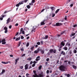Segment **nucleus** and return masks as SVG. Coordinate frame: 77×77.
<instances>
[{"mask_svg":"<svg viewBox=\"0 0 77 77\" xmlns=\"http://www.w3.org/2000/svg\"><path fill=\"white\" fill-rule=\"evenodd\" d=\"M30 44L29 43V42H27L26 43V47H28L29 46V45Z\"/></svg>","mask_w":77,"mask_h":77,"instance_id":"nucleus-24","label":"nucleus"},{"mask_svg":"<svg viewBox=\"0 0 77 77\" xmlns=\"http://www.w3.org/2000/svg\"><path fill=\"white\" fill-rule=\"evenodd\" d=\"M63 49L65 50H68V48H67V47H65L63 48Z\"/></svg>","mask_w":77,"mask_h":77,"instance_id":"nucleus-27","label":"nucleus"},{"mask_svg":"<svg viewBox=\"0 0 77 77\" xmlns=\"http://www.w3.org/2000/svg\"><path fill=\"white\" fill-rule=\"evenodd\" d=\"M52 17H54L55 16V14H52Z\"/></svg>","mask_w":77,"mask_h":77,"instance_id":"nucleus-40","label":"nucleus"},{"mask_svg":"<svg viewBox=\"0 0 77 77\" xmlns=\"http://www.w3.org/2000/svg\"><path fill=\"white\" fill-rule=\"evenodd\" d=\"M62 23H56V26H62Z\"/></svg>","mask_w":77,"mask_h":77,"instance_id":"nucleus-3","label":"nucleus"},{"mask_svg":"<svg viewBox=\"0 0 77 77\" xmlns=\"http://www.w3.org/2000/svg\"><path fill=\"white\" fill-rule=\"evenodd\" d=\"M3 17H0V20H3Z\"/></svg>","mask_w":77,"mask_h":77,"instance_id":"nucleus-56","label":"nucleus"},{"mask_svg":"<svg viewBox=\"0 0 77 77\" xmlns=\"http://www.w3.org/2000/svg\"><path fill=\"white\" fill-rule=\"evenodd\" d=\"M7 32H8V30H5V33H6Z\"/></svg>","mask_w":77,"mask_h":77,"instance_id":"nucleus-58","label":"nucleus"},{"mask_svg":"<svg viewBox=\"0 0 77 77\" xmlns=\"http://www.w3.org/2000/svg\"><path fill=\"white\" fill-rule=\"evenodd\" d=\"M4 29L5 30H8V28L6 27H4Z\"/></svg>","mask_w":77,"mask_h":77,"instance_id":"nucleus-30","label":"nucleus"},{"mask_svg":"<svg viewBox=\"0 0 77 77\" xmlns=\"http://www.w3.org/2000/svg\"><path fill=\"white\" fill-rule=\"evenodd\" d=\"M69 53L70 54H72V51H71V50L70 51Z\"/></svg>","mask_w":77,"mask_h":77,"instance_id":"nucleus-54","label":"nucleus"},{"mask_svg":"<svg viewBox=\"0 0 77 77\" xmlns=\"http://www.w3.org/2000/svg\"><path fill=\"white\" fill-rule=\"evenodd\" d=\"M77 24H75L74 25H73V27H77Z\"/></svg>","mask_w":77,"mask_h":77,"instance_id":"nucleus-35","label":"nucleus"},{"mask_svg":"<svg viewBox=\"0 0 77 77\" xmlns=\"http://www.w3.org/2000/svg\"><path fill=\"white\" fill-rule=\"evenodd\" d=\"M11 20L10 18H8V19H7V20L6 24H9V21Z\"/></svg>","mask_w":77,"mask_h":77,"instance_id":"nucleus-10","label":"nucleus"},{"mask_svg":"<svg viewBox=\"0 0 77 77\" xmlns=\"http://www.w3.org/2000/svg\"><path fill=\"white\" fill-rule=\"evenodd\" d=\"M46 73L47 74H48V73H49V70H47L46 71Z\"/></svg>","mask_w":77,"mask_h":77,"instance_id":"nucleus-45","label":"nucleus"},{"mask_svg":"<svg viewBox=\"0 0 77 77\" xmlns=\"http://www.w3.org/2000/svg\"><path fill=\"white\" fill-rule=\"evenodd\" d=\"M26 56L25 54H23L22 55H21L22 57H23V56Z\"/></svg>","mask_w":77,"mask_h":77,"instance_id":"nucleus-48","label":"nucleus"},{"mask_svg":"<svg viewBox=\"0 0 77 77\" xmlns=\"http://www.w3.org/2000/svg\"><path fill=\"white\" fill-rule=\"evenodd\" d=\"M42 68V66L41 65L39 67H38V69L39 70H41V69Z\"/></svg>","mask_w":77,"mask_h":77,"instance_id":"nucleus-26","label":"nucleus"},{"mask_svg":"<svg viewBox=\"0 0 77 77\" xmlns=\"http://www.w3.org/2000/svg\"><path fill=\"white\" fill-rule=\"evenodd\" d=\"M48 20H49V19L48 18V17H46L45 18V19L44 20H43V21H45H45H47Z\"/></svg>","mask_w":77,"mask_h":77,"instance_id":"nucleus-11","label":"nucleus"},{"mask_svg":"<svg viewBox=\"0 0 77 77\" xmlns=\"http://www.w3.org/2000/svg\"><path fill=\"white\" fill-rule=\"evenodd\" d=\"M60 9H57L55 11V13L56 14L60 11Z\"/></svg>","mask_w":77,"mask_h":77,"instance_id":"nucleus-16","label":"nucleus"},{"mask_svg":"<svg viewBox=\"0 0 77 77\" xmlns=\"http://www.w3.org/2000/svg\"><path fill=\"white\" fill-rule=\"evenodd\" d=\"M40 60V59H38V58H36V59H35V60L36 61H38V60Z\"/></svg>","mask_w":77,"mask_h":77,"instance_id":"nucleus-43","label":"nucleus"},{"mask_svg":"<svg viewBox=\"0 0 77 77\" xmlns=\"http://www.w3.org/2000/svg\"><path fill=\"white\" fill-rule=\"evenodd\" d=\"M5 41H6V39H5V38H4V39H3L1 41L2 42H5Z\"/></svg>","mask_w":77,"mask_h":77,"instance_id":"nucleus-25","label":"nucleus"},{"mask_svg":"<svg viewBox=\"0 0 77 77\" xmlns=\"http://www.w3.org/2000/svg\"><path fill=\"white\" fill-rule=\"evenodd\" d=\"M38 77V75L36 74L35 75H34V77Z\"/></svg>","mask_w":77,"mask_h":77,"instance_id":"nucleus-39","label":"nucleus"},{"mask_svg":"<svg viewBox=\"0 0 77 77\" xmlns=\"http://www.w3.org/2000/svg\"><path fill=\"white\" fill-rule=\"evenodd\" d=\"M34 53L35 54H37V53H38V51L37 50H35L34 51Z\"/></svg>","mask_w":77,"mask_h":77,"instance_id":"nucleus-31","label":"nucleus"},{"mask_svg":"<svg viewBox=\"0 0 77 77\" xmlns=\"http://www.w3.org/2000/svg\"><path fill=\"white\" fill-rule=\"evenodd\" d=\"M37 28H38V26H34L33 27V29H34L35 30H36Z\"/></svg>","mask_w":77,"mask_h":77,"instance_id":"nucleus-21","label":"nucleus"},{"mask_svg":"<svg viewBox=\"0 0 77 77\" xmlns=\"http://www.w3.org/2000/svg\"><path fill=\"white\" fill-rule=\"evenodd\" d=\"M2 42V44L3 45L6 44V42Z\"/></svg>","mask_w":77,"mask_h":77,"instance_id":"nucleus-33","label":"nucleus"},{"mask_svg":"<svg viewBox=\"0 0 77 77\" xmlns=\"http://www.w3.org/2000/svg\"><path fill=\"white\" fill-rule=\"evenodd\" d=\"M40 42L41 44H43V42H44L43 41H42Z\"/></svg>","mask_w":77,"mask_h":77,"instance_id":"nucleus-51","label":"nucleus"},{"mask_svg":"<svg viewBox=\"0 0 77 77\" xmlns=\"http://www.w3.org/2000/svg\"><path fill=\"white\" fill-rule=\"evenodd\" d=\"M37 45H39L41 44V43L39 42H38L37 43Z\"/></svg>","mask_w":77,"mask_h":77,"instance_id":"nucleus-37","label":"nucleus"},{"mask_svg":"<svg viewBox=\"0 0 77 77\" xmlns=\"http://www.w3.org/2000/svg\"><path fill=\"white\" fill-rule=\"evenodd\" d=\"M67 76L68 77H70V75H69V74H67Z\"/></svg>","mask_w":77,"mask_h":77,"instance_id":"nucleus-41","label":"nucleus"},{"mask_svg":"<svg viewBox=\"0 0 77 77\" xmlns=\"http://www.w3.org/2000/svg\"><path fill=\"white\" fill-rule=\"evenodd\" d=\"M56 51H56V49L54 50L53 49H51L49 51V53L50 54H51V53H53V52L54 53H56Z\"/></svg>","mask_w":77,"mask_h":77,"instance_id":"nucleus-2","label":"nucleus"},{"mask_svg":"<svg viewBox=\"0 0 77 77\" xmlns=\"http://www.w3.org/2000/svg\"><path fill=\"white\" fill-rule=\"evenodd\" d=\"M39 58H40V56H38L36 57V59H39Z\"/></svg>","mask_w":77,"mask_h":77,"instance_id":"nucleus-61","label":"nucleus"},{"mask_svg":"<svg viewBox=\"0 0 77 77\" xmlns=\"http://www.w3.org/2000/svg\"><path fill=\"white\" fill-rule=\"evenodd\" d=\"M72 66L73 68H74V69H76V68H77V66H75L74 65H73Z\"/></svg>","mask_w":77,"mask_h":77,"instance_id":"nucleus-22","label":"nucleus"},{"mask_svg":"<svg viewBox=\"0 0 77 77\" xmlns=\"http://www.w3.org/2000/svg\"><path fill=\"white\" fill-rule=\"evenodd\" d=\"M23 28H21L20 29V32H23Z\"/></svg>","mask_w":77,"mask_h":77,"instance_id":"nucleus-42","label":"nucleus"},{"mask_svg":"<svg viewBox=\"0 0 77 77\" xmlns=\"http://www.w3.org/2000/svg\"><path fill=\"white\" fill-rule=\"evenodd\" d=\"M49 60H50V59L49 58H48L46 59V61H47V62H48Z\"/></svg>","mask_w":77,"mask_h":77,"instance_id":"nucleus-38","label":"nucleus"},{"mask_svg":"<svg viewBox=\"0 0 77 77\" xmlns=\"http://www.w3.org/2000/svg\"><path fill=\"white\" fill-rule=\"evenodd\" d=\"M28 1V0H24V3H27V2Z\"/></svg>","mask_w":77,"mask_h":77,"instance_id":"nucleus-55","label":"nucleus"},{"mask_svg":"<svg viewBox=\"0 0 77 77\" xmlns=\"http://www.w3.org/2000/svg\"><path fill=\"white\" fill-rule=\"evenodd\" d=\"M45 21H44L43 22H42L41 23V25H44L45 24Z\"/></svg>","mask_w":77,"mask_h":77,"instance_id":"nucleus-15","label":"nucleus"},{"mask_svg":"<svg viewBox=\"0 0 77 77\" xmlns=\"http://www.w3.org/2000/svg\"><path fill=\"white\" fill-rule=\"evenodd\" d=\"M19 3H20V5H23V3H24V1H20L19 2Z\"/></svg>","mask_w":77,"mask_h":77,"instance_id":"nucleus-17","label":"nucleus"},{"mask_svg":"<svg viewBox=\"0 0 77 77\" xmlns=\"http://www.w3.org/2000/svg\"><path fill=\"white\" fill-rule=\"evenodd\" d=\"M61 45L64 46L65 45V44H64V42L63 41L62 42L60 43Z\"/></svg>","mask_w":77,"mask_h":77,"instance_id":"nucleus-12","label":"nucleus"},{"mask_svg":"<svg viewBox=\"0 0 77 77\" xmlns=\"http://www.w3.org/2000/svg\"><path fill=\"white\" fill-rule=\"evenodd\" d=\"M27 8H28V9H30L31 8V7L30 5H28L27 6Z\"/></svg>","mask_w":77,"mask_h":77,"instance_id":"nucleus-29","label":"nucleus"},{"mask_svg":"<svg viewBox=\"0 0 77 77\" xmlns=\"http://www.w3.org/2000/svg\"><path fill=\"white\" fill-rule=\"evenodd\" d=\"M9 28L10 29H11V28H12V26L10 25V26H9Z\"/></svg>","mask_w":77,"mask_h":77,"instance_id":"nucleus-62","label":"nucleus"},{"mask_svg":"<svg viewBox=\"0 0 77 77\" xmlns=\"http://www.w3.org/2000/svg\"><path fill=\"white\" fill-rule=\"evenodd\" d=\"M19 60V58H18L17 59H16L15 60V64L17 65V62H18V60Z\"/></svg>","mask_w":77,"mask_h":77,"instance_id":"nucleus-8","label":"nucleus"},{"mask_svg":"<svg viewBox=\"0 0 77 77\" xmlns=\"http://www.w3.org/2000/svg\"><path fill=\"white\" fill-rule=\"evenodd\" d=\"M1 63H3V64H8V63H10V62L8 61L7 62H5L2 61Z\"/></svg>","mask_w":77,"mask_h":77,"instance_id":"nucleus-6","label":"nucleus"},{"mask_svg":"<svg viewBox=\"0 0 77 77\" xmlns=\"http://www.w3.org/2000/svg\"><path fill=\"white\" fill-rule=\"evenodd\" d=\"M20 37H19L18 38H17L16 39L15 41H18L20 40Z\"/></svg>","mask_w":77,"mask_h":77,"instance_id":"nucleus-23","label":"nucleus"},{"mask_svg":"<svg viewBox=\"0 0 77 77\" xmlns=\"http://www.w3.org/2000/svg\"><path fill=\"white\" fill-rule=\"evenodd\" d=\"M48 38V35H46L45 36V37H43L42 38V39H47Z\"/></svg>","mask_w":77,"mask_h":77,"instance_id":"nucleus-5","label":"nucleus"},{"mask_svg":"<svg viewBox=\"0 0 77 77\" xmlns=\"http://www.w3.org/2000/svg\"><path fill=\"white\" fill-rule=\"evenodd\" d=\"M32 63H33V61H31L30 62V65H31V64H32Z\"/></svg>","mask_w":77,"mask_h":77,"instance_id":"nucleus-60","label":"nucleus"},{"mask_svg":"<svg viewBox=\"0 0 77 77\" xmlns=\"http://www.w3.org/2000/svg\"><path fill=\"white\" fill-rule=\"evenodd\" d=\"M35 45H34L31 46L30 49V50H31L32 51H33V50H34V48H35Z\"/></svg>","mask_w":77,"mask_h":77,"instance_id":"nucleus-4","label":"nucleus"},{"mask_svg":"<svg viewBox=\"0 0 77 77\" xmlns=\"http://www.w3.org/2000/svg\"><path fill=\"white\" fill-rule=\"evenodd\" d=\"M50 9H51L52 11H54V9H55V8H54V7H51L50 8Z\"/></svg>","mask_w":77,"mask_h":77,"instance_id":"nucleus-18","label":"nucleus"},{"mask_svg":"<svg viewBox=\"0 0 77 77\" xmlns=\"http://www.w3.org/2000/svg\"><path fill=\"white\" fill-rule=\"evenodd\" d=\"M74 53H77V51L76 50H75L74 51Z\"/></svg>","mask_w":77,"mask_h":77,"instance_id":"nucleus-59","label":"nucleus"},{"mask_svg":"<svg viewBox=\"0 0 77 77\" xmlns=\"http://www.w3.org/2000/svg\"><path fill=\"white\" fill-rule=\"evenodd\" d=\"M15 26H18V23H17L15 25Z\"/></svg>","mask_w":77,"mask_h":77,"instance_id":"nucleus-53","label":"nucleus"},{"mask_svg":"<svg viewBox=\"0 0 77 77\" xmlns=\"http://www.w3.org/2000/svg\"><path fill=\"white\" fill-rule=\"evenodd\" d=\"M61 54H63V55H64V56H65V52H64L63 51H61L60 53Z\"/></svg>","mask_w":77,"mask_h":77,"instance_id":"nucleus-7","label":"nucleus"},{"mask_svg":"<svg viewBox=\"0 0 77 77\" xmlns=\"http://www.w3.org/2000/svg\"><path fill=\"white\" fill-rule=\"evenodd\" d=\"M20 3H19L18 4L16 5V6L17 7H19V6H20Z\"/></svg>","mask_w":77,"mask_h":77,"instance_id":"nucleus-19","label":"nucleus"},{"mask_svg":"<svg viewBox=\"0 0 77 77\" xmlns=\"http://www.w3.org/2000/svg\"><path fill=\"white\" fill-rule=\"evenodd\" d=\"M21 42H19V44L18 45V47H20V45H21Z\"/></svg>","mask_w":77,"mask_h":77,"instance_id":"nucleus-32","label":"nucleus"},{"mask_svg":"<svg viewBox=\"0 0 77 77\" xmlns=\"http://www.w3.org/2000/svg\"><path fill=\"white\" fill-rule=\"evenodd\" d=\"M20 68L21 69H23V66H21L20 67Z\"/></svg>","mask_w":77,"mask_h":77,"instance_id":"nucleus-52","label":"nucleus"},{"mask_svg":"<svg viewBox=\"0 0 77 77\" xmlns=\"http://www.w3.org/2000/svg\"><path fill=\"white\" fill-rule=\"evenodd\" d=\"M21 39H24V36H21Z\"/></svg>","mask_w":77,"mask_h":77,"instance_id":"nucleus-46","label":"nucleus"},{"mask_svg":"<svg viewBox=\"0 0 77 77\" xmlns=\"http://www.w3.org/2000/svg\"><path fill=\"white\" fill-rule=\"evenodd\" d=\"M22 34H23V35H24V31H22Z\"/></svg>","mask_w":77,"mask_h":77,"instance_id":"nucleus-63","label":"nucleus"},{"mask_svg":"<svg viewBox=\"0 0 77 77\" xmlns=\"http://www.w3.org/2000/svg\"><path fill=\"white\" fill-rule=\"evenodd\" d=\"M27 60H32V58H28Z\"/></svg>","mask_w":77,"mask_h":77,"instance_id":"nucleus-36","label":"nucleus"},{"mask_svg":"<svg viewBox=\"0 0 77 77\" xmlns=\"http://www.w3.org/2000/svg\"><path fill=\"white\" fill-rule=\"evenodd\" d=\"M35 29H34L33 28L32 29V31H31V32H34V31H35Z\"/></svg>","mask_w":77,"mask_h":77,"instance_id":"nucleus-57","label":"nucleus"},{"mask_svg":"<svg viewBox=\"0 0 77 77\" xmlns=\"http://www.w3.org/2000/svg\"><path fill=\"white\" fill-rule=\"evenodd\" d=\"M38 77H43V75H42V74H39L38 76Z\"/></svg>","mask_w":77,"mask_h":77,"instance_id":"nucleus-20","label":"nucleus"},{"mask_svg":"<svg viewBox=\"0 0 77 77\" xmlns=\"http://www.w3.org/2000/svg\"><path fill=\"white\" fill-rule=\"evenodd\" d=\"M35 66V64H33L32 65V67H34Z\"/></svg>","mask_w":77,"mask_h":77,"instance_id":"nucleus-50","label":"nucleus"},{"mask_svg":"<svg viewBox=\"0 0 77 77\" xmlns=\"http://www.w3.org/2000/svg\"><path fill=\"white\" fill-rule=\"evenodd\" d=\"M35 2V0H32V1L31 2V3H34Z\"/></svg>","mask_w":77,"mask_h":77,"instance_id":"nucleus-28","label":"nucleus"},{"mask_svg":"<svg viewBox=\"0 0 77 77\" xmlns=\"http://www.w3.org/2000/svg\"><path fill=\"white\" fill-rule=\"evenodd\" d=\"M59 69L60 71H65V69H66V66L63 65H61L59 67Z\"/></svg>","mask_w":77,"mask_h":77,"instance_id":"nucleus-1","label":"nucleus"},{"mask_svg":"<svg viewBox=\"0 0 77 77\" xmlns=\"http://www.w3.org/2000/svg\"><path fill=\"white\" fill-rule=\"evenodd\" d=\"M47 64H48V62H45V65H47Z\"/></svg>","mask_w":77,"mask_h":77,"instance_id":"nucleus-64","label":"nucleus"},{"mask_svg":"<svg viewBox=\"0 0 77 77\" xmlns=\"http://www.w3.org/2000/svg\"><path fill=\"white\" fill-rule=\"evenodd\" d=\"M64 33H65V32L63 31L61 33V35H63V34H64Z\"/></svg>","mask_w":77,"mask_h":77,"instance_id":"nucleus-49","label":"nucleus"},{"mask_svg":"<svg viewBox=\"0 0 77 77\" xmlns=\"http://www.w3.org/2000/svg\"><path fill=\"white\" fill-rule=\"evenodd\" d=\"M4 72H5V70L3 69L2 72H1V74H2H2H3Z\"/></svg>","mask_w":77,"mask_h":77,"instance_id":"nucleus-14","label":"nucleus"},{"mask_svg":"<svg viewBox=\"0 0 77 77\" xmlns=\"http://www.w3.org/2000/svg\"><path fill=\"white\" fill-rule=\"evenodd\" d=\"M20 50H21L22 51H24V48H21Z\"/></svg>","mask_w":77,"mask_h":77,"instance_id":"nucleus-44","label":"nucleus"},{"mask_svg":"<svg viewBox=\"0 0 77 77\" xmlns=\"http://www.w3.org/2000/svg\"><path fill=\"white\" fill-rule=\"evenodd\" d=\"M25 69H28V64H26L25 66Z\"/></svg>","mask_w":77,"mask_h":77,"instance_id":"nucleus-9","label":"nucleus"},{"mask_svg":"<svg viewBox=\"0 0 77 77\" xmlns=\"http://www.w3.org/2000/svg\"><path fill=\"white\" fill-rule=\"evenodd\" d=\"M40 51H41V53L42 54H44L45 51H44V50H41Z\"/></svg>","mask_w":77,"mask_h":77,"instance_id":"nucleus-13","label":"nucleus"},{"mask_svg":"<svg viewBox=\"0 0 77 77\" xmlns=\"http://www.w3.org/2000/svg\"><path fill=\"white\" fill-rule=\"evenodd\" d=\"M38 62H36L35 61H34L33 62V63H34V64H35V63H36Z\"/></svg>","mask_w":77,"mask_h":77,"instance_id":"nucleus-47","label":"nucleus"},{"mask_svg":"<svg viewBox=\"0 0 77 77\" xmlns=\"http://www.w3.org/2000/svg\"><path fill=\"white\" fill-rule=\"evenodd\" d=\"M33 72L34 73L35 75H36L37 74L36 73V71L35 70H33Z\"/></svg>","mask_w":77,"mask_h":77,"instance_id":"nucleus-34","label":"nucleus"}]
</instances>
